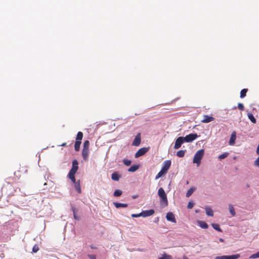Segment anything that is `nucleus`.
<instances>
[{
    "mask_svg": "<svg viewBox=\"0 0 259 259\" xmlns=\"http://www.w3.org/2000/svg\"><path fill=\"white\" fill-rule=\"evenodd\" d=\"M158 194L160 198V203L161 205L164 207L167 206L168 200L167 196L162 188H160L158 189Z\"/></svg>",
    "mask_w": 259,
    "mask_h": 259,
    "instance_id": "nucleus-1",
    "label": "nucleus"
},
{
    "mask_svg": "<svg viewBox=\"0 0 259 259\" xmlns=\"http://www.w3.org/2000/svg\"><path fill=\"white\" fill-rule=\"evenodd\" d=\"M204 154V150L203 149H200L197 151L193 158V162L194 163H196L198 166H199Z\"/></svg>",
    "mask_w": 259,
    "mask_h": 259,
    "instance_id": "nucleus-2",
    "label": "nucleus"
},
{
    "mask_svg": "<svg viewBox=\"0 0 259 259\" xmlns=\"http://www.w3.org/2000/svg\"><path fill=\"white\" fill-rule=\"evenodd\" d=\"M185 142V139L183 137H179L178 138L175 142L174 148L176 149H178L180 148L182 145V144Z\"/></svg>",
    "mask_w": 259,
    "mask_h": 259,
    "instance_id": "nucleus-3",
    "label": "nucleus"
},
{
    "mask_svg": "<svg viewBox=\"0 0 259 259\" xmlns=\"http://www.w3.org/2000/svg\"><path fill=\"white\" fill-rule=\"evenodd\" d=\"M240 257L239 254H236L231 255H222L217 256L215 259H238Z\"/></svg>",
    "mask_w": 259,
    "mask_h": 259,
    "instance_id": "nucleus-4",
    "label": "nucleus"
},
{
    "mask_svg": "<svg viewBox=\"0 0 259 259\" xmlns=\"http://www.w3.org/2000/svg\"><path fill=\"white\" fill-rule=\"evenodd\" d=\"M78 161L76 160H74L72 161V166L71 169L70 170L68 174H75L78 169Z\"/></svg>",
    "mask_w": 259,
    "mask_h": 259,
    "instance_id": "nucleus-5",
    "label": "nucleus"
},
{
    "mask_svg": "<svg viewBox=\"0 0 259 259\" xmlns=\"http://www.w3.org/2000/svg\"><path fill=\"white\" fill-rule=\"evenodd\" d=\"M198 136L196 134H190L184 137L185 142H191L197 138Z\"/></svg>",
    "mask_w": 259,
    "mask_h": 259,
    "instance_id": "nucleus-6",
    "label": "nucleus"
},
{
    "mask_svg": "<svg viewBox=\"0 0 259 259\" xmlns=\"http://www.w3.org/2000/svg\"><path fill=\"white\" fill-rule=\"evenodd\" d=\"M148 148H142L140 149L135 154V157L138 158L144 155L148 151Z\"/></svg>",
    "mask_w": 259,
    "mask_h": 259,
    "instance_id": "nucleus-7",
    "label": "nucleus"
},
{
    "mask_svg": "<svg viewBox=\"0 0 259 259\" xmlns=\"http://www.w3.org/2000/svg\"><path fill=\"white\" fill-rule=\"evenodd\" d=\"M154 210L153 209H149L147 210H144L141 212V217L145 218L151 216L154 213Z\"/></svg>",
    "mask_w": 259,
    "mask_h": 259,
    "instance_id": "nucleus-8",
    "label": "nucleus"
},
{
    "mask_svg": "<svg viewBox=\"0 0 259 259\" xmlns=\"http://www.w3.org/2000/svg\"><path fill=\"white\" fill-rule=\"evenodd\" d=\"M141 134H140V133H139L136 135L134 140L133 142L132 145L133 146H138L140 145V144L141 143Z\"/></svg>",
    "mask_w": 259,
    "mask_h": 259,
    "instance_id": "nucleus-9",
    "label": "nucleus"
},
{
    "mask_svg": "<svg viewBox=\"0 0 259 259\" xmlns=\"http://www.w3.org/2000/svg\"><path fill=\"white\" fill-rule=\"evenodd\" d=\"M171 165V161L170 160H166L164 162L163 165L162 167V169L163 171H164L167 173L168 169L169 168Z\"/></svg>",
    "mask_w": 259,
    "mask_h": 259,
    "instance_id": "nucleus-10",
    "label": "nucleus"
},
{
    "mask_svg": "<svg viewBox=\"0 0 259 259\" xmlns=\"http://www.w3.org/2000/svg\"><path fill=\"white\" fill-rule=\"evenodd\" d=\"M214 120V118L212 116L204 115L203 116V119L201 120V122L203 123H208L213 121Z\"/></svg>",
    "mask_w": 259,
    "mask_h": 259,
    "instance_id": "nucleus-11",
    "label": "nucleus"
},
{
    "mask_svg": "<svg viewBox=\"0 0 259 259\" xmlns=\"http://www.w3.org/2000/svg\"><path fill=\"white\" fill-rule=\"evenodd\" d=\"M166 218L167 220L168 221H170L171 222L175 223H176V220L175 215L171 212H168L166 214Z\"/></svg>",
    "mask_w": 259,
    "mask_h": 259,
    "instance_id": "nucleus-12",
    "label": "nucleus"
},
{
    "mask_svg": "<svg viewBox=\"0 0 259 259\" xmlns=\"http://www.w3.org/2000/svg\"><path fill=\"white\" fill-rule=\"evenodd\" d=\"M236 138V132H233L231 135L229 141V145H234L235 143V140Z\"/></svg>",
    "mask_w": 259,
    "mask_h": 259,
    "instance_id": "nucleus-13",
    "label": "nucleus"
},
{
    "mask_svg": "<svg viewBox=\"0 0 259 259\" xmlns=\"http://www.w3.org/2000/svg\"><path fill=\"white\" fill-rule=\"evenodd\" d=\"M197 224L201 228L203 229H207L208 227L207 224L204 221H198Z\"/></svg>",
    "mask_w": 259,
    "mask_h": 259,
    "instance_id": "nucleus-14",
    "label": "nucleus"
},
{
    "mask_svg": "<svg viewBox=\"0 0 259 259\" xmlns=\"http://www.w3.org/2000/svg\"><path fill=\"white\" fill-rule=\"evenodd\" d=\"M74 184H75V185H74L75 188L76 189L77 192L79 194L81 193V187H80V181L78 180Z\"/></svg>",
    "mask_w": 259,
    "mask_h": 259,
    "instance_id": "nucleus-15",
    "label": "nucleus"
},
{
    "mask_svg": "<svg viewBox=\"0 0 259 259\" xmlns=\"http://www.w3.org/2000/svg\"><path fill=\"white\" fill-rule=\"evenodd\" d=\"M247 116L248 118L250 119V120L253 123H256V120L253 114L250 113L248 112L247 113Z\"/></svg>",
    "mask_w": 259,
    "mask_h": 259,
    "instance_id": "nucleus-16",
    "label": "nucleus"
},
{
    "mask_svg": "<svg viewBox=\"0 0 259 259\" xmlns=\"http://www.w3.org/2000/svg\"><path fill=\"white\" fill-rule=\"evenodd\" d=\"M89 155V150L82 149V155L84 160H86L88 159Z\"/></svg>",
    "mask_w": 259,
    "mask_h": 259,
    "instance_id": "nucleus-17",
    "label": "nucleus"
},
{
    "mask_svg": "<svg viewBox=\"0 0 259 259\" xmlns=\"http://www.w3.org/2000/svg\"><path fill=\"white\" fill-rule=\"evenodd\" d=\"M114 206L116 208H118L119 207H126L127 206V204L125 203H121L118 202H114L113 203Z\"/></svg>",
    "mask_w": 259,
    "mask_h": 259,
    "instance_id": "nucleus-18",
    "label": "nucleus"
},
{
    "mask_svg": "<svg viewBox=\"0 0 259 259\" xmlns=\"http://www.w3.org/2000/svg\"><path fill=\"white\" fill-rule=\"evenodd\" d=\"M206 213L207 215L212 217L213 215V212L211 208L207 207L205 208Z\"/></svg>",
    "mask_w": 259,
    "mask_h": 259,
    "instance_id": "nucleus-19",
    "label": "nucleus"
},
{
    "mask_svg": "<svg viewBox=\"0 0 259 259\" xmlns=\"http://www.w3.org/2000/svg\"><path fill=\"white\" fill-rule=\"evenodd\" d=\"M120 178V176L117 172H114L111 175V179L113 181H118Z\"/></svg>",
    "mask_w": 259,
    "mask_h": 259,
    "instance_id": "nucleus-20",
    "label": "nucleus"
},
{
    "mask_svg": "<svg viewBox=\"0 0 259 259\" xmlns=\"http://www.w3.org/2000/svg\"><path fill=\"white\" fill-rule=\"evenodd\" d=\"M229 209L232 216L234 217L236 214V212L235 211V209L234 208L232 204H229Z\"/></svg>",
    "mask_w": 259,
    "mask_h": 259,
    "instance_id": "nucleus-21",
    "label": "nucleus"
},
{
    "mask_svg": "<svg viewBox=\"0 0 259 259\" xmlns=\"http://www.w3.org/2000/svg\"><path fill=\"white\" fill-rule=\"evenodd\" d=\"M81 143V141H76L74 144V149L75 151H78L80 148V145Z\"/></svg>",
    "mask_w": 259,
    "mask_h": 259,
    "instance_id": "nucleus-22",
    "label": "nucleus"
},
{
    "mask_svg": "<svg viewBox=\"0 0 259 259\" xmlns=\"http://www.w3.org/2000/svg\"><path fill=\"white\" fill-rule=\"evenodd\" d=\"M83 138V133L81 132H78L77 133L76 137V141H81V140Z\"/></svg>",
    "mask_w": 259,
    "mask_h": 259,
    "instance_id": "nucleus-23",
    "label": "nucleus"
},
{
    "mask_svg": "<svg viewBox=\"0 0 259 259\" xmlns=\"http://www.w3.org/2000/svg\"><path fill=\"white\" fill-rule=\"evenodd\" d=\"M138 168H139V166L138 165H134L132 166L131 167H130L128 168V171H130V172H135Z\"/></svg>",
    "mask_w": 259,
    "mask_h": 259,
    "instance_id": "nucleus-24",
    "label": "nucleus"
},
{
    "mask_svg": "<svg viewBox=\"0 0 259 259\" xmlns=\"http://www.w3.org/2000/svg\"><path fill=\"white\" fill-rule=\"evenodd\" d=\"M211 226L213 227V228L214 229H215V230H217V231H218L219 232H222V230L220 228V226H219V224H212Z\"/></svg>",
    "mask_w": 259,
    "mask_h": 259,
    "instance_id": "nucleus-25",
    "label": "nucleus"
},
{
    "mask_svg": "<svg viewBox=\"0 0 259 259\" xmlns=\"http://www.w3.org/2000/svg\"><path fill=\"white\" fill-rule=\"evenodd\" d=\"M185 152H186L185 150H180L177 152V155L179 157H183L185 155Z\"/></svg>",
    "mask_w": 259,
    "mask_h": 259,
    "instance_id": "nucleus-26",
    "label": "nucleus"
},
{
    "mask_svg": "<svg viewBox=\"0 0 259 259\" xmlns=\"http://www.w3.org/2000/svg\"><path fill=\"white\" fill-rule=\"evenodd\" d=\"M247 92V89H242L240 92V98H243L246 96V93Z\"/></svg>",
    "mask_w": 259,
    "mask_h": 259,
    "instance_id": "nucleus-27",
    "label": "nucleus"
},
{
    "mask_svg": "<svg viewBox=\"0 0 259 259\" xmlns=\"http://www.w3.org/2000/svg\"><path fill=\"white\" fill-rule=\"evenodd\" d=\"M165 174H166V172H165L164 171H163L162 169H161L160 171L156 176L155 179H158L159 178L161 177L163 175H165Z\"/></svg>",
    "mask_w": 259,
    "mask_h": 259,
    "instance_id": "nucleus-28",
    "label": "nucleus"
},
{
    "mask_svg": "<svg viewBox=\"0 0 259 259\" xmlns=\"http://www.w3.org/2000/svg\"><path fill=\"white\" fill-rule=\"evenodd\" d=\"M195 190V188H190L187 192L186 193V197H190L192 194L193 193L194 191Z\"/></svg>",
    "mask_w": 259,
    "mask_h": 259,
    "instance_id": "nucleus-29",
    "label": "nucleus"
},
{
    "mask_svg": "<svg viewBox=\"0 0 259 259\" xmlns=\"http://www.w3.org/2000/svg\"><path fill=\"white\" fill-rule=\"evenodd\" d=\"M90 142L89 141H84L82 149L89 150Z\"/></svg>",
    "mask_w": 259,
    "mask_h": 259,
    "instance_id": "nucleus-30",
    "label": "nucleus"
},
{
    "mask_svg": "<svg viewBox=\"0 0 259 259\" xmlns=\"http://www.w3.org/2000/svg\"><path fill=\"white\" fill-rule=\"evenodd\" d=\"M75 174H68V177L69 179L71 180V181L73 183H75L76 182L75 181Z\"/></svg>",
    "mask_w": 259,
    "mask_h": 259,
    "instance_id": "nucleus-31",
    "label": "nucleus"
},
{
    "mask_svg": "<svg viewBox=\"0 0 259 259\" xmlns=\"http://www.w3.org/2000/svg\"><path fill=\"white\" fill-rule=\"evenodd\" d=\"M229 154L228 153H224L221 155H220L219 156V159L220 160H222V159H223L225 158H226L228 156Z\"/></svg>",
    "mask_w": 259,
    "mask_h": 259,
    "instance_id": "nucleus-32",
    "label": "nucleus"
},
{
    "mask_svg": "<svg viewBox=\"0 0 259 259\" xmlns=\"http://www.w3.org/2000/svg\"><path fill=\"white\" fill-rule=\"evenodd\" d=\"M122 194V191L119 190H116L114 192V196L115 197L120 196Z\"/></svg>",
    "mask_w": 259,
    "mask_h": 259,
    "instance_id": "nucleus-33",
    "label": "nucleus"
},
{
    "mask_svg": "<svg viewBox=\"0 0 259 259\" xmlns=\"http://www.w3.org/2000/svg\"><path fill=\"white\" fill-rule=\"evenodd\" d=\"M159 259H173L172 256L170 255H167L166 254H163L162 256L159 258Z\"/></svg>",
    "mask_w": 259,
    "mask_h": 259,
    "instance_id": "nucleus-34",
    "label": "nucleus"
},
{
    "mask_svg": "<svg viewBox=\"0 0 259 259\" xmlns=\"http://www.w3.org/2000/svg\"><path fill=\"white\" fill-rule=\"evenodd\" d=\"M39 248L37 244H35L32 248V252L34 253L37 252Z\"/></svg>",
    "mask_w": 259,
    "mask_h": 259,
    "instance_id": "nucleus-35",
    "label": "nucleus"
},
{
    "mask_svg": "<svg viewBox=\"0 0 259 259\" xmlns=\"http://www.w3.org/2000/svg\"><path fill=\"white\" fill-rule=\"evenodd\" d=\"M123 162L126 166H129L131 164V161L128 159H123Z\"/></svg>",
    "mask_w": 259,
    "mask_h": 259,
    "instance_id": "nucleus-36",
    "label": "nucleus"
},
{
    "mask_svg": "<svg viewBox=\"0 0 259 259\" xmlns=\"http://www.w3.org/2000/svg\"><path fill=\"white\" fill-rule=\"evenodd\" d=\"M72 211H73V213L74 218L75 220H79V217L76 215V208L75 207H72Z\"/></svg>",
    "mask_w": 259,
    "mask_h": 259,
    "instance_id": "nucleus-37",
    "label": "nucleus"
},
{
    "mask_svg": "<svg viewBox=\"0 0 259 259\" xmlns=\"http://www.w3.org/2000/svg\"><path fill=\"white\" fill-rule=\"evenodd\" d=\"M257 257H259V251L257 252V253H254V254H252L250 257L249 258H257Z\"/></svg>",
    "mask_w": 259,
    "mask_h": 259,
    "instance_id": "nucleus-38",
    "label": "nucleus"
},
{
    "mask_svg": "<svg viewBox=\"0 0 259 259\" xmlns=\"http://www.w3.org/2000/svg\"><path fill=\"white\" fill-rule=\"evenodd\" d=\"M238 108L239 110L243 111L244 110V107L243 104L239 103L238 104Z\"/></svg>",
    "mask_w": 259,
    "mask_h": 259,
    "instance_id": "nucleus-39",
    "label": "nucleus"
},
{
    "mask_svg": "<svg viewBox=\"0 0 259 259\" xmlns=\"http://www.w3.org/2000/svg\"><path fill=\"white\" fill-rule=\"evenodd\" d=\"M194 206V203L192 202H189L188 203L187 207L189 209H191Z\"/></svg>",
    "mask_w": 259,
    "mask_h": 259,
    "instance_id": "nucleus-40",
    "label": "nucleus"
},
{
    "mask_svg": "<svg viewBox=\"0 0 259 259\" xmlns=\"http://www.w3.org/2000/svg\"><path fill=\"white\" fill-rule=\"evenodd\" d=\"M141 217V212L140 213H138V214H132V217H133V218H138V217Z\"/></svg>",
    "mask_w": 259,
    "mask_h": 259,
    "instance_id": "nucleus-41",
    "label": "nucleus"
},
{
    "mask_svg": "<svg viewBox=\"0 0 259 259\" xmlns=\"http://www.w3.org/2000/svg\"><path fill=\"white\" fill-rule=\"evenodd\" d=\"M89 256L91 259H96V258L95 255H89Z\"/></svg>",
    "mask_w": 259,
    "mask_h": 259,
    "instance_id": "nucleus-42",
    "label": "nucleus"
},
{
    "mask_svg": "<svg viewBox=\"0 0 259 259\" xmlns=\"http://www.w3.org/2000/svg\"><path fill=\"white\" fill-rule=\"evenodd\" d=\"M183 259H189V258H188V257L187 256L184 255L183 256Z\"/></svg>",
    "mask_w": 259,
    "mask_h": 259,
    "instance_id": "nucleus-43",
    "label": "nucleus"
},
{
    "mask_svg": "<svg viewBox=\"0 0 259 259\" xmlns=\"http://www.w3.org/2000/svg\"><path fill=\"white\" fill-rule=\"evenodd\" d=\"M66 145V143H64L61 145V146H65Z\"/></svg>",
    "mask_w": 259,
    "mask_h": 259,
    "instance_id": "nucleus-44",
    "label": "nucleus"
},
{
    "mask_svg": "<svg viewBox=\"0 0 259 259\" xmlns=\"http://www.w3.org/2000/svg\"><path fill=\"white\" fill-rule=\"evenodd\" d=\"M220 241L221 242H223V241H224V239H222V238H220Z\"/></svg>",
    "mask_w": 259,
    "mask_h": 259,
    "instance_id": "nucleus-45",
    "label": "nucleus"
},
{
    "mask_svg": "<svg viewBox=\"0 0 259 259\" xmlns=\"http://www.w3.org/2000/svg\"><path fill=\"white\" fill-rule=\"evenodd\" d=\"M91 248L92 249H95V247H94V246H91Z\"/></svg>",
    "mask_w": 259,
    "mask_h": 259,
    "instance_id": "nucleus-46",
    "label": "nucleus"
},
{
    "mask_svg": "<svg viewBox=\"0 0 259 259\" xmlns=\"http://www.w3.org/2000/svg\"><path fill=\"white\" fill-rule=\"evenodd\" d=\"M133 198H136V196H134L133 197Z\"/></svg>",
    "mask_w": 259,
    "mask_h": 259,
    "instance_id": "nucleus-47",
    "label": "nucleus"
}]
</instances>
